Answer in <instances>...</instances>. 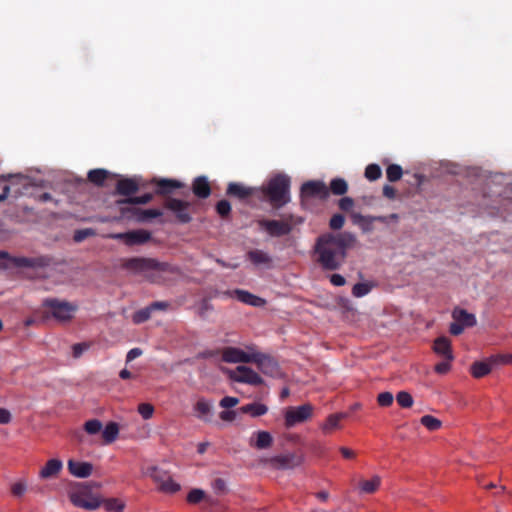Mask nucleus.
I'll use <instances>...</instances> for the list:
<instances>
[{"mask_svg":"<svg viewBox=\"0 0 512 512\" xmlns=\"http://www.w3.org/2000/svg\"><path fill=\"white\" fill-rule=\"evenodd\" d=\"M220 418L223 420V421H233L236 417V413L235 411H232V410H224L222 412H220Z\"/></svg>","mask_w":512,"mask_h":512,"instance_id":"338daca9","label":"nucleus"},{"mask_svg":"<svg viewBox=\"0 0 512 512\" xmlns=\"http://www.w3.org/2000/svg\"><path fill=\"white\" fill-rule=\"evenodd\" d=\"M216 212L221 218H227L231 213V204L229 201L223 199L217 202Z\"/></svg>","mask_w":512,"mask_h":512,"instance_id":"de8ad7c7","label":"nucleus"},{"mask_svg":"<svg viewBox=\"0 0 512 512\" xmlns=\"http://www.w3.org/2000/svg\"><path fill=\"white\" fill-rule=\"evenodd\" d=\"M90 348L87 342L76 343L72 346V353L74 358H79L85 351Z\"/></svg>","mask_w":512,"mask_h":512,"instance_id":"6e6d98bb","label":"nucleus"},{"mask_svg":"<svg viewBox=\"0 0 512 512\" xmlns=\"http://www.w3.org/2000/svg\"><path fill=\"white\" fill-rule=\"evenodd\" d=\"M452 317L460 324H463L464 327H473L476 325L475 315L467 312L465 309L455 308L452 312Z\"/></svg>","mask_w":512,"mask_h":512,"instance_id":"393cba45","label":"nucleus"},{"mask_svg":"<svg viewBox=\"0 0 512 512\" xmlns=\"http://www.w3.org/2000/svg\"><path fill=\"white\" fill-rule=\"evenodd\" d=\"M314 407L309 404H303L298 407H289L285 411L284 420L286 428L294 427L310 419L313 415Z\"/></svg>","mask_w":512,"mask_h":512,"instance_id":"6e6552de","label":"nucleus"},{"mask_svg":"<svg viewBox=\"0 0 512 512\" xmlns=\"http://www.w3.org/2000/svg\"><path fill=\"white\" fill-rule=\"evenodd\" d=\"M152 199H153V195L151 193H146L142 196L128 197L126 199L120 200L119 204H131V205L147 204Z\"/></svg>","mask_w":512,"mask_h":512,"instance_id":"ea45409f","label":"nucleus"},{"mask_svg":"<svg viewBox=\"0 0 512 512\" xmlns=\"http://www.w3.org/2000/svg\"><path fill=\"white\" fill-rule=\"evenodd\" d=\"M393 400V394L388 391L382 392L377 396V403L382 407H389L390 405H392Z\"/></svg>","mask_w":512,"mask_h":512,"instance_id":"3c124183","label":"nucleus"},{"mask_svg":"<svg viewBox=\"0 0 512 512\" xmlns=\"http://www.w3.org/2000/svg\"><path fill=\"white\" fill-rule=\"evenodd\" d=\"M373 216H364L360 213H353L351 215L352 221L354 224L359 225L364 232H370L372 230V227H365V224H372Z\"/></svg>","mask_w":512,"mask_h":512,"instance_id":"e433bc0d","label":"nucleus"},{"mask_svg":"<svg viewBox=\"0 0 512 512\" xmlns=\"http://www.w3.org/2000/svg\"><path fill=\"white\" fill-rule=\"evenodd\" d=\"M380 483V477L374 476L372 479L360 481L359 488L362 493L372 494L379 488Z\"/></svg>","mask_w":512,"mask_h":512,"instance_id":"f704fd0d","label":"nucleus"},{"mask_svg":"<svg viewBox=\"0 0 512 512\" xmlns=\"http://www.w3.org/2000/svg\"><path fill=\"white\" fill-rule=\"evenodd\" d=\"M329 196V189L323 181L310 180L302 184L301 197L312 198L316 197L322 200L327 199Z\"/></svg>","mask_w":512,"mask_h":512,"instance_id":"f8f14e48","label":"nucleus"},{"mask_svg":"<svg viewBox=\"0 0 512 512\" xmlns=\"http://www.w3.org/2000/svg\"><path fill=\"white\" fill-rule=\"evenodd\" d=\"M229 377L231 380L239 383H245L254 386L263 384V379L257 372H255L250 367L243 365L238 366L235 370L231 371Z\"/></svg>","mask_w":512,"mask_h":512,"instance_id":"9b49d317","label":"nucleus"},{"mask_svg":"<svg viewBox=\"0 0 512 512\" xmlns=\"http://www.w3.org/2000/svg\"><path fill=\"white\" fill-rule=\"evenodd\" d=\"M453 360H447L446 358H444L443 361L439 362L438 364L435 365V372L438 373V374H446L450 371L451 369V362Z\"/></svg>","mask_w":512,"mask_h":512,"instance_id":"4d7b16f0","label":"nucleus"},{"mask_svg":"<svg viewBox=\"0 0 512 512\" xmlns=\"http://www.w3.org/2000/svg\"><path fill=\"white\" fill-rule=\"evenodd\" d=\"M138 412L143 417V419L147 420L153 416L154 407L149 403H141L138 406Z\"/></svg>","mask_w":512,"mask_h":512,"instance_id":"5fc2aeb1","label":"nucleus"},{"mask_svg":"<svg viewBox=\"0 0 512 512\" xmlns=\"http://www.w3.org/2000/svg\"><path fill=\"white\" fill-rule=\"evenodd\" d=\"M254 359L252 363L257 364L262 373L270 376L278 373V364L272 357L256 351L254 352Z\"/></svg>","mask_w":512,"mask_h":512,"instance_id":"4468645a","label":"nucleus"},{"mask_svg":"<svg viewBox=\"0 0 512 512\" xmlns=\"http://www.w3.org/2000/svg\"><path fill=\"white\" fill-rule=\"evenodd\" d=\"M256 440L255 442H251V445L257 449H267L273 443L272 435L267 431H258L255 433Z\"/></svg>","mask_w":512,"mask_h":512,"instance_id":"cd10ccee","label":"nucleus"},{"mask_svg":"<svg viewBox=\"0 0 512 512\" xmlns=\"http://www.w3.org/2000/svg\"><path fill=\"white\" fill-rule=\"evenodd\" d=\"M329 192H331L334 195L342 196L347 193L348 191V184L345 179L343 178H334L330 182L329 186Z\"/></svg>","mask_w":512,"mask_h":512,"instance_id":"2f4dec72","label":"nucleus"},{"mask_svg":"<svg viewBox=\"0 0 512 512\" xmlns=\"http://www.w3.org/2000/svg\"><path fill=\"white\" fill-rule=\"evenodd\" d=\"M110 239L121 240L127 246L142 245L150 241L151 233L144 229L133 230L123 233H112L107 236Z\"/></svg>","mask_w":512,"mask_h":512,"instance_id":"9d476101","label":"nucleus"},{"mask_svg":"<svg viewBox=\"0 0 512 512\" xmlns=\"http://www.w3.org/2000/svg\"><path fill=\"white\" fill-rule=\"evenodd\" d=\"M94 235H95V231L93 229L86 228V229H81V230L75 231L73 239L75 242H82L86 238L94 236Z\"/></svg>","mask_w":512,"mask_h":512,"instance_id":"864d4df0","label":"nucleus"},{"mask_svg":"<svg viewBox=\"0 0 512 512\" xmlns=\"http://www.w3.org/2000/svg\"><path fill=\"white\" fill-rule=\"evenodd\" d=\"M146 474L154 481L159 491L166 494H174L180 491L181 486L175 482L170 473L158 466L147 468Z\"/></svg>","mask_w":512,"mask_h":512,"instance_id":"423d86ee","label":"nucleus"},{"mask_svg":"<svg viewBox=\"0 0 512 512\" xmlns=\"http://www.w3.org/2000/svg\"><path fill=\"white\" fill-rule=\"evenodd\" d=\"M206 499L205 492L202 489L194 488L187 495V502L190 504H198Z\"/></svg>","mask_w":512,"mask_h":512,"instance_id":"a18cd8bd","label":"nucleus"},{"mask_svg":"<svg viewBox=\"0 0 512 512\" xmlns=\"http://www.w3.org/2000/svg\"><path fill=\"white\" fill-rule=\"evenodd\" d=\"M84 429L88 434L94 435L101 431L102 423L98 419H91L84 424Z\"/></svg>","mask_w":512,"mask_h":512,"instance_id":"09e8293b","label":"nucleus"},{"mask_svg":"<svg viewBox=\"0 0 512 512\" xmlns=\"http://www.w3.org/2000/svg\"><path fill=\"white\" fill-rule=\"evenodd\" d=\"M226 194L242 200L252 196L254 194V189L246 187L241 183L231 182L228 184Z\"/></svg>","mask_w":512,"mask_h":512,"instance_id":"412c9836","label":"nucleus"},{"mask_svg":"<svg viewBox=\"0 0 512 512\" xmlns=\"http://www.w3.org/2000/svg\"><path fill=\"white\" fill-rule=\"evenodd\" d=\"M464 325L460 324L456 320L450 324L449 331L452 335H460L464 331Z\"/></svg>","mask_w":512,"mask_h":512,"instance_id":"680f3d73","label":"nucleus"},{"mask_svg":"<svg viewBox=\"0 0 512 512\" xmlns=\"http://www.w3.org/2000/svg\"><path fill=\"white\" fill-rule=\"evenodd\" d=\"M109 174L110 173L105 169H93L88 172V180L96 186H103Z\"/></svg>","mask_w":512,"mask_h":512,"instance_id":"7c9ffc66","label":"nucleus"},{"mask_svg":"<svg viewBox=\"0 0 512 512\" xmlns=\"http://www.w3.org/2000/svg\"><path fill=\"white\" fill-rule=\"evenodd\" d=\"M28 488V483L26 479H19L15 483L11 485V494L16 498H21L24 496Z\"/></svg>","mask_w":512,"mask_h":512,"instance_id":"4c0bfd02","label":"nucleus"},{"mask_svg":"<svg viewBox=\"0 0 512 512\" xmlns=\"http://www.w3.org/2000/svg\"><path fill=\"white\" fill-rule=\"evenodd\" d=\"M372 289L369 283H357L352 288V295L356 298L367 295Z\"/></svg>","mask_w":512,"mask_h":512,"instance_id":"49530a36","label":"nucleus"},{"mask_svg":"<svg viewBox=\"0 0 512 512\" xmlns=\"http://www.w3.org/2000/svg\"><path fill=\"white\" fill-rule=\"evenodd\" d=\"M345 223V217L342 214H334L329 221V227L332 230H340Z\"/></svg>","mask_w":512,"mask_h":512,"instance_id":"603ef678","label":"nucleus"},{"mask_svg":"<svg viewBox=\"0 0 512 512\" xmlns=\"http://www.w3.org/2000/svg\"><path fill=\"white\" fill-rule=\"evenodd\" d=\"M246 352L237 347H225L222 349V360L226 363H252L254 359V346L248 347Z\"/></svg>","mask_w":512,"mask_h":512,"instance_id":"1a4fd4ad","label":"nucleus"},{"mask_svg":"<svg viewBox=\"0 0 512 512\" xmlns=\"http://www.w3.org/2000/svg\"><path fill=\"white\" fill-rule=\"evenodd\" d=\"M135 218L140 222H145L153 218H158L163 215L160 209H141L133 208L130 210Z\"/></svg>","mask_w":512,"mask_h":512,"instance_id":"a878e982","label":"nucleus"},{"mask_svg":"<svg viewBox=\"0 0 512 512\" xmlns=\"http://www.w3.org/2000/svg\"><path fill=\"white\" fill-rule=\"evenodd\" d=\"M151 312V308L147 306L143 309L136 311L132 316V320L135 324L144 323L150 318Z\"/></svg>","mask_w":512,"mask_h":512,"instance_id":"37998d69","label":"nucleus"},{"mask_svg":"<svg viewBox=\"0 0 512 512\" xmlns=\"http://www.w3.org/2000/svg\"><path fill=\"white\" fill-rule=\"evenodd\" d=\"M396 400L399 406L402 408H410L414 402L411 394L406 391L398 392L396 395Z\"/></svg>","mask_w":512,"mask_h":512,"instance_id":"c03bdc74","label":"nucleus"},{"mask_svg":"<svg viewBox=\"0 0 512 512\" xmlns=\"http://www.w3.org/2000/svg\"><path fill=\"white\" fill-rule=\"evenodd\" d=\"M356 237L350 232L324 233L315 243L317 263L323 270H338L345 262L348 249L356 244Z\"/></svg>","mask_w":512,"mask_h":512,"instance_id":"f257e3e1","label":"nucleus"},{"mask_svg":"<svg viewBox=\"0 0 512 512\" xmlns=\"http://www.w3.org/2000/svg\"><path fill=\"white\" fill-rule=\"evenodd\" d=\"M330 282L334 286H343L346 283L345 278L340 274H332L330 276Z\"/></svg>","mask_w":512,"mask_h":512,"instance_id":"e2e57ef3","label":"nucleus"},{"mask_svg":"<svg viewBox=\"0 0 512 512\" xmlns=\"http://www.w3.org/2000/svg\"><path fill=\"white\" fill-rule=\"evenodd\" d=\"M403 175L402 167L398 164H390L386 169V177L390 182H396Z\"/></svg>","mask_w":512,"mask_h":512,"instance_id":"58836bf2","label":"nucleus"},{"mask_svg":"<svg viewBox=\"0 0 512 512\" xmlns=\"http://www.w3.org/2000/svg\"><path fill=\"white\" fill-rule=\"evenodd\" d=\"M242 413L250 414L252 417H259L267 413L268 407L262 403H250L241 407Z\"/></svg>","mask_w":512,"mask_h":512,"instance_id":"c756f323","label":"nucleus"},{"mask_svg":"<svg viewBox=\"0 0 512 512\" xmlns=\"http://www.w3.org/2000/svg\"><path fill=\"white\" fill-rule=\"evenodd\" d=\"M70 474L77 478H87L92 474L93 465L89 462H81L70 459L67 463Z\"/></svg>","mask_w":512,"mask_h":512,"instance_id":"dca6fc26","label":"nucleus"},{"mask_svg":"<svg viewBox=\"0 0 512 512\" xmlns=\"http://www.w3.org/2000/svg\"><path fill=\"white\" fill-rule=\"evenodd\" d=\"M190 206V202L172 196L164 198L163 201V207L171 211L175 215L176 220L182 224H187L192 220V216L189 212Z\"/></svg>","mask_w":512,"mask_h":512,"instance_id":"0eeeda50","label":"nucleus"},{"mask_svg":"<svg viewBox=\"0 0 512 512\" xmlns=\"http://www.w3.org/2000/svg\"><path fill=\"white\" fill-rule=\"evenodd\" d=\"M43 316L45 318H54L59 322L69 321L77 307L67 301H61L56 298H47L42 303Z\"/></svg>","mask_w":512,"mask_h":512,"instance_id":"7ed1b4c3","label":"nucleus"},{"mask_svg":"<svg viewBox=\"0 0 512 512\" xmlns=\"http://www.w3.org/2000/svg\"><path fill=\"white\" fill-rule=\"evenodd\" d=\"M139 190L138 183L131 178H124L117 182L116 192L119 195L131 196Z\"/></svg>","mask_w":512,"mask_h":512,"instance_id":"5701e85b","label":"nucleus"},{"mask_svg":"<svg viewBox=\"0 0 512 512\" xmlns=\"http://www.w3.org/2000/svg\"><path fill=\"white\" fill-rule=\"evenodd\" d=\"M156 185L155 193L157 195L164 196L165 198L170 196L174 190L180 189L184 184L175 179H153L152 181Z\"/></svg>","mask_w":512,"mask_h":512,"instance_id":"2eb2a0df","label":"nucleus"},{"mask_svg":"<svg viewBox=\"0 0 512 512\" xmlns=\"http://www.w3.org/2000/svg\"><path fill=\"white\" fill-rule=\"evenodd\" d=\"M420 423L430 431H436L442 425V422L439 419L431 415H424L421 417Z\"/></svg>","mask_w":512,"mask_h":512,"instance_id":"a19ab883","label":"nucleus"},{"mask_svg":"<svg viewBox=\"0 0 512 512\" xmlns=\"http://www.w3.org/2000/svg\"><path fill=\"white\" fill-rule=\"evenodd\" d=\"M212 487L217 494H225L227 492L226 482L222 478H216L212 483Z\"/></svg>","mask_w":512,"mask_h":512,"instance_id":"bf43d9fd","label":"nucleus"},{"mask_svg":"<svg viewBox=\"0 0 512 512\" xmlns=\"http://www.w3.org/2000/svg\"><path fill=\"white\" fill-rule=\"evenodd\" d=\"M433 350L436 354L446 358L447 360L454 359L451 341L446 336H441L435 339Z\"/></svg>","mask_w":512,"mask_h":512,"instance_id":"f3484780","label":"nucleus"},{"mask_svg":"<svg viewBox=\"0 0 512 512\" xmlns=\"http://www.w3.org/2000/svg\"><path fill=\"white\" fill-rule=\"evenodd\" d=\"M194 409L197 413L198 418L208 421V417L211 415L212 412V403L202 398L197 401Z\"/></svg>","mask_w":512,"mask_h":512,"instance_id":"c85d7f7f","label":"nucleus"},{"mask_svg":"<svg viewBox=\"0 0 512 512\" xmlns=\"http://www.w3.org/2000/svg\"><path fill=\"white\" fill-rule=\"evenodd\" d=\"M262 193L273 208H282L290 202V178L284 174L276 175L262 187Z\"/></svg>","mask_w":512,"mask_h":512,"instance_id":"f03ea898","label":"nucleus"},{"mask_svg":"<svg viewBox=\"0 0 512 512\" xmlns=\"http://www.w3.org/2000/svg\"><path fill=\"white\" fill-rule=\"evenodd\" d=\"M247 257L256 266L264 265L269 267L272 264V257L260 249L250 250L247 253Z\"/></svg>","mask_w":512,"mask_h":512,"instance_id":"b1692460","label":"nucleus"},{"mask_svg":"<svg viewBox=\"0 0 512 512\" xmlns=\"http://www.w3.org/2000/svg\"><path fill=\"white\" fill-rule=\"evenodd\" d=\"M301 218H295L292 214L285 217L284 220L261 219L259 226L272 237H282L291 233L293 226L301 223Z\"/></svg>","mask_w":512,"mask_h":512,"instance_id":"39448f33","label":"nucleus"},{"mask_svg":"<svg viewBox=\"0 0 512 512\" xmlns=\"http://www.w3.org/2000/svg\"><path fill=\"white\" fill-rule=\"evenodd\" d=\"M231 295L235 297L238 301L254 307L262 306L265 303V301L262 298L246 290L235 289L231 292Z\"/></svg>","mask_w":512,"mask_h":512,"instance_id":"aec40b11","label":"nucleus"},{"mask_svg":"<svg viewBox=\"0 0 512 512\" xmlns=\"http://www.w3.org/2000/svg\"><path fill=\"white\" fill-rule=\"evenodd\" d=\"M192 191L195 196L205 199L211 194V187L206 177L199 176L194 179L192 184Z\"/></svg>","mask_w":512,"mask_h":512,"instance_id":"4be33fe9","label":"nucleus"},{"mask_svg":"<svg viewBox=\"0 0 512 512\" xmlns=\"http://www.w3.org/2000/svg\"><path fill=\"white\" fill-rule=\"evenodd\" d=\"M140 355H142V350L140 348H133L127 353L126 362H131Z\"/></svg>","mask_w":512,"mask_h":512,"instance_id":"774afa93","label":"nucleus"},{"mask_svg":"<svg viewBox=\"0 0 512 512\" xmlns=\"http://www.w3.org/2000/svg\"><path fill=\"white\" fill-rule=\"evenodd\" d=\"M72 503L80 508L86 509V510H95L100 506V503L97 499L91 498L87 499L83 496L79 495H73L71 497Z\"/></svg>","mask_w":512,"mask_h":512,"instance_id":"bb28decb","label":"nucleus"},{"mask_svg":"<svg viewBox=\"0 0 512 512\" xmlns=\"http://www.w3.org/2000/svg\"><path fill=\"white\" fill-rule=\"evenodd\" d=\"M491 365L488 362L477 361L471 366V374L475 378H482L491 372Z\"/></svg>","mask_w":512,"mask_h":512,"instance_id":"473e14b6","label":"nucleus"},{"mask_svg":"<svg viewBox=\"0 0 512 512\" xmlns=\"http://www.w3.org/2000/svg\"><path fill=\"white\" fill-rule=\"evenodd\" d=\"M122 268L136 274H142L147 271H168L169 265L165 262H159L153 258L132 257L122 261Z\"/></svg>","mask_w":512,"mask_h":512,"instance_id":"20e7f679","label":"nucleus"},{"mask_svg":"<svg viewBox=\"0 0 512 512\" xmlns=\"http://www.w3.org/2000/svg\"><path fill=\"white\" fill-rule=\"evenodd\" d=\"M383 195L388 199H394L396 196V189L390 185L383 186Z\"/></svg>","mask_w":512,"mask_h":512,"instance_id":"0e129e2a","label":"nucleus"},{"mask_svg":"<svg viewBox=\"0 0 512 512\" xmlns=\"http://www.w3.org/2000/svg\"><path fill=\"white\" fill-rule=\"evenodd\" d=\"M119 434V427L117 423L110 422L106 425L102 432V437L105 443L110 444L114 442Z\"/></svg>","mask_w":512,"mask_h":512,"instance_id":"c9c22d12","label":"nucleus"},{"mask_svg":"<svg viewBox=\"0 0 512 512\" xmlns=\"http://www.w3.org/2000/svg\"><path fill=\"white\" fill-rule=\"evenodd\" d=\"M347 416V413H336L329 415L326 422L322 426L323 431L329 432L333 429L339 428L340 421L345 419Z\"/></svg>","mask_w":512,"mask_h":512,"instance_id":"72a5a7b5","label":"nucleus"},{"mask_svg":"<svg viewBox=\"0 0 512 512\" xmlns=\"http://www.w3.org/2000/svg\"><path fill=\"white\" fill-rule=\"evenodd\" d=\"M10 421L11 413L5 408H0V424H8Z\"/></svg>","mask_w":512,"mask_h":512,"instance_id":"69168bd1","label":"nucleus"},{"mask_svg":"<svg viewBox=\"0 0 512 512\" xmlns=\"http://www.w3.org/2000/svg\"><path fill=\"white\" fill-rule=\"evenodd\" d=\"M303 462V457L297 453H286L271 457L268 463L276 469H293Z\"/></svg>","mask_w":512,"mask_h":512,"instance_id":"ddd939ff","label":"nucleus"},{"mask_svg":"<svg viewBox=\"0 0 512 512\" xmlns=\"http://www.w3.org/2000/svg\"><path fill=\"white\" fill-rule=\"evenodd\" d=\"M104 507L107 511L122 512L124 504L118 499L111 498L104 502Z\"/></svg>","mask_w":512,"mask_h":512,"instance_id":"8fccbe9b","label":"nucleus"},{"mask_svg":"<svg viewBox=\"0 0 512 512\" xmlns=\"http://www.w3.org/2000/svg\"><path fill=\"white\" fill-rule=\"evenodd\" d=\"M63 468V463L59 459H50L39 471V478L50 479L56 477Z\"/></svg>","mask_w":512,"mask_h":512,"instance_id":"6ab92c4d","label":"nucleus"},{"mask_svg":"<svg viewBox=\"0 0 512 512\" xmlns=\"http://www.w3.org/2000/svg\"><path fill=\"white\" fill-rule=\"evenodd\" d=\"M338 206L342 211L348 212L354 207V200L351 197H342L338 201Z\"/></svg>","mask_w":512,"mask_h":512,"instance_id":"13d9d810","label":"nucleus"},{"mask_svg":"<svg viewBox=\"0 0 512 512\" xmlns=\"http://www.w3.org/2000/svg\"><path fill=\"white\" fill-rule=\"evenodd\" d=\"M239 403V399L236 397L225 396L220 401V406L223 408H232Z\"/></svg>","mask_w":512,"mask_h":512,"instance_id":"052dcab7","label":"nucleus"},{"mask_svg":"<svg viewBox=\"0 0 512 512\" xmlns=\"http://www.w3.org/2000/svg\"><path fill=\"white\" fill-rule=\"evenodd\" d=\"M382 176V170L378 164H369L365 169V177L369 181H376Z\"/></svg>","mask_w":512,"mask_h":512,"instance_id":"79ce46f5","label":"nucleus"},{"mask_svg":"<svg viewBox=\"0 0 512 512\" xmlns=\"http://www.w3.org/2000/svg\"><path fill=\"white\" fill-rule=\"evenodd\" d=\"M50 258L46 256L40 257H17L14 259V263L19 267L36 268L46 267L50 264Z\"/></svg>","mask_w":512,"mask_h":512,"instance_id":"a211bd4d","label":"nucleus"}]
</instances>
